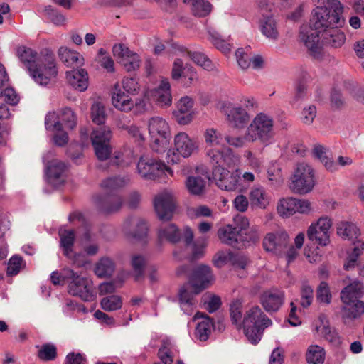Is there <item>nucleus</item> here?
<instances>
[{"label": "nucleus", "mask_w": 364, "mask_h": 364, "mask_svg": "<svg viewBox=\"0 0 364 364\" xmlns=\"http://www.w3.org/2000/svg\"><path fill=\"white\" fill-rule=\"evenodd\" d=\"M343 7L338 0H327L323 6H316L311 11L309 26L300 28L299 38L314 58L322 56L320 36L340 27L344 23Z\"/></svg>", "instance_id": "nucleus-1"}, {"label": "nucleus", "mask_w": 364, "mask_h": 364, "mask_svg": "<svg viewBox=\"0 0 364 364\" xmlns=\"http://www.w3.org/2000/svg\"><path fill=\"white\" fill-rule=\"evenodd\" d=\"M16 54L37 83L46 85L56 77L58 71L53 55L48 54L42 59L36 51L26 46H19Z\"/></svg>", "instance_id": "nucleus-2"}, {"label": "nucleus", "mask_w": 364, "mask_h": 364, "mask_svg": "<svg viewBox=\"0 0 364 364\" xmlns=\"http://www.w3.org/2000/svg\"><path fill=\"white\" fill-rule=\"evenodd\" d=\"M157 236L160 242L166 241L171 244H176L183 239L186 246L193 245L192 254L194 259L203 255V250L207 245V239L205 237H198L193 242V231L190 227H185L181 232L174 223L161 224L158 228Z\"/></svg>", "instance_id": "nucleus-3"}, {"label": "nucleus", "mask_w": 364, "mask_h": 364, "mask_svg": "<svg viewBox=\"0 0 364 364\" xmlns=\"http://www.w3.org/2000/svg\"><path fill=\"white\" fill-rule=\"evenodd\" d=\"M272 323L271 319L258 306H253L247 310L242 318L244 333L248 341L253 344L261 340L264 329Z\"/></svg>", "instance_id": "nucleus-4"}, {"label": "nucleus", "mask_w": 364, "mask_h": 364, "mask_svg": "<svg viewBox=\"0 0 364 364\" xmlns=\"http://www.w3.org/2000/svg\"><path fill=\"white\" fill-rule=\"evenodd\" d=\"M252 143L259 141L263 144H269L274 139V119L264 113L257 114L246 129Z\"/></svg>", "instance_id": "nucleus-5"}, {"label": "nucleus", "mask_w": 364, "mask_h": 364, "mask_svg": "<svg viewBox=\"0 0 364 364\" xmlns=\"http://www.w3.org/2000/svg\"><path fill=\"white\" fill-rule=\"evenodd\" d=\"M148 127L151 149L156 153L165 152L171 139L168 123L161 117H154L149 119Z\"/></svg>", "instance_id": "nucleus-6"}, {"label": "nucleus", "mask_w": 364, "mask_h": 364, "mask_svg": "<svg viewBox=\"0 0 364 364\" xmlns=\"http://www.w3.org/2000/svg\"><path fill=\"white\" fill-rule=\"evenodd\" d=\"M316 183L314 168L305 162L296 164L294 174L291 177L289 188L299 194L309 193Z\"/></svg>", "instance_id": "nucleus-7"}, {"label": "nucleus", "mask_w": 364, "mask_h": 364, "mask_svg": "<svg viewBox=\"0 0 364 364\" xmlns=\"http://www.w3.org/2000/svg\"><path fill=\"white\" fill-rule=\"evenodd\" d=\"M65 277L68 280V291L70 295L78 296L85 301L95 299L92 280L80 276L70 269H67L65 271Z\"/></svg>", "instance_id": "nucleus-8"}, {"label": "nucleus", "mask_w": 364, "mask_h": 364, "mask_svg": "<svg viewBox=\"0 0 364 364\" xmlns=\"http://www.w3.org/2000/svg\"><path fill=\"white\" fill-rule=\"evenodd\" d=\"M154 206L160 220H171L176 208V200L174 193L168 190L159 192L154 198Z\"/></svg>", "instance_id": "nucleus-9"}, {"label": "nucleus", "mask_w": 364, "mask_h": 364, "mask_svg": "<svg viewBox=\"0 0 364 364\" xmlns=\"http://www.w3.org/2000/svg\"><path fill=\"white\" fill-rule=\"evenodd\" d=\"M137 170L139 175L147 180H154L161 176L165 173V171H171L164 164L149 156H141L137 164Z\"/></svg>", "instance_id": "nucleus-10"}, {"label": "nucleus", "mask_w": 364, "mask_h": 364, "mask_svg": "<svg viewBox=\"0 0 364 364\" xmlns=\"http://www.w3.org/2000/svg\"><path fill=\"white\" fill-rule=\"evenodd\" d=\"M112 101L114 107L122 112H127L134 106L138 112H142L146 110V102L144 99L137 98L134 102L122 90L118 84L113 88Z\"/></svg>", "instance_id": "nucleus-11"}, {"label": "nucleus", "mask_w": 364, "mask_h": 364, "mask_svg": "<svg viewBox=\"0 0 364 364\" xmlns=\"http://www.w3.org/2000/svg\"><path fill=\"white\" fill-rule=\"evenodd\" d=\"M331 225V220L328 217L319 218L316 223L311 224L309 228L307 230L308 239L320 245H327L330 241L329 230Z\"/></svg>", "instance_id": "nucleus-12"}, {"label": "nucleus", "mask_w": 364, "mask_h": 364, "mask_svg": "<svg viewBox=\"0 0 364 364\" xmlns=\"http://www.w3.org/2000/svg\"><path fill=\"white\" fill-rule=\"evenodd\" d=\"M311 210V203L307 200L287 198L279 200L278 213L282 217H289L296 213H307Z\"/></svg>", "instance_id": "nucleus-13"}, {"label": "nucleus", "mask_w": 364, "mask_h": 364, "mask_svg": "<svg viewBox=\"0 0 364 364\" xmlns=\"http://www.w3.org/2000/svg\"><path fill=\"white\" fill-rule=\"evenodd\" d=\"M213 279L210 267L207 265H200L194 269L189 283L184 287L193 290L195 294H198Z\"/></svg>", "instance_id": "nucleus-14"}, {"label": "nucleus", "mask_w": 364, "mask_h": 364, "mask_svg": "<svg viewBox=\"0 0 364 364\" xmlns=\"http://www.w3.org/2000/svg\"><path fill=\"white\" fill-rule=\"evenodd\" d=\"M289 241V235L284 231L270 232L264 238L263 247L267 252L279 255L287 247Z\"/></svg>", "instance_id": "nucleus-15"}, {"label": "nucleus", "mask_w": 364, "mask_h": 364, "mask_svg": "<svg viewBox=\"0 0 364 364\" xmlns=\"http://www.w3.org/2000/svg\"><path fill=\"white\" fill-rule=\"evenodd\" d=\"M94 201L98 211L103 214H112L117 212L123 203L122 197L118 194L97 196L95 197Z\"/></svg>", "instance_id": "nucleus-16"}, {"label": "nucleus", "mask_w": 364, "mask_h": 364, "mask_svg": "<svg viewBox=\"0 0 364 364\" xmlns=\"http://www.w3.org/2000/svg\"><path fill=\"white\" fill-rule=\"evenodd\" d=\"M123 229L128 236L138 241L146 238L148 233L146 222L139 218H129L126 220Z\"/></svg>", "instance_id": "nucleus-17"}, {"label": "nucleus", "mask_w": 364, "mask_h": 364, "mask_svg": "<svg viewBox=\"0 0 364 364\" xmlns=\"http://www.w3.org/2000/svg\"><path fill=\"white\" fill-rule=\"evenodd\" d=\"M224 112L228 122L234 128L242 129L250 121V114L241 107L229 105L225 108Z\"/></svg>", "instance_id": "nucleus-18"}, {"label": "nucleus", "mask_w": 364, "mask_h": 364, "mask_svg": "<svg viewBox=\"0 0 364 364\" xmlns=\"http://www.w3.org/2000/svg\"><path fill=\"white\" fill-rule=\"evenodd\" d=\"M59 236L60 239V246L63 248V254L70 259L73 264L77 267L83 264V262L78 261L80 255H76L73 251V247L75 239V233L72 230H64L60 231Z\"/></svg>", "instance_id": "nucleus-19"}, {"label": "nucleus", "mask_w": 364, "mask_h": 364, "mask_svg": "<svg viewBox=\"0 0 364 364\" xmlns=\"http://www.w3.org/2000/svg\"><path fill=\"white\" fill-rule=\"evenodd\" d=\"M284 301V294L279 290L267 291L260 296V303L267 312H275Z\"/></svg>", "instance_id": "nucleus-20"}, {"label": "nucleus", "mask_w": 364, "mask_h": 364, "mask_svg": "<svg viewBox=\"0 0 364 364\" xmlns=\"http://www.w3.org/2000/svg\"><path fill=\"white\" fill-rule=\"evenodd\" d=\"M174 146L178 153L184 158L189 157L198 147L197 141L190 138L186 132H179L175 136Z\"/></svg>", "instance_id": "nucleus-21"}, {"label": "nucleus", "mask_w": 364, "mask_h": 364, "mask_svg": "<svg viewBox=\"0 0 364 364\" xmlns=\"http://www.w3.org/2000/svg\"><path fill=\"white\" fill-rule=\"evenodd\" d=\"M193 101L189 97H183L177 103L178 109L173 112L176 121L180 124H188L193 118L192 108Z\"/></svg>", "instance_id": "nucleus-22"}, {"label": "nucleus", "mask_w": 364, "mask_h": 364, "mask_svg": "<svg viewBox=\"0 0 364 364\" xmlns=\"http://www.w3.org/2000/svg\"><path fill=\"white\" fill-rule=\"evenodd\" d=\"M218 236L221 242L237 248H240V243L243 241V237L239 232L237 228L232 225L220 228L218 230Z\"/></svg>", "instance_id": "nucleus-23"}, {"label": "nucleus", "mask_w": 364, "mask_h": 364, "mask_svg": "<svg viewBox=\"0 0 364 364\" xmlns=\"http://www.w3.org/2000/svg\"><path fill=\"white\" fill-rule=\"evenodd\" d=\"M151 96L159 106L169 107L172 103V96L168 80H161L159 86L151 91Z\"/></svg>", "instance_id": "nucleus-24"}, {"label": "nucleus", "mask_w": 364, "mask_h": 364, "mask_svg": "<svg viewBox=\"0 0 364 364\" xmlns=\"http://www.w3.org/2000/svg\"><path fill=\"white\" fill-rule=\"evenodd\" d=\"M66 165L65 163L58 159H53L50 162L48 161L47 176L49 183L53 186L61 185L65 181V171Z\"/></svg>", "instance_id": "nucleus-25"}, {"label": "nucleus", "mask_w": 364, "mask_h": 364, "mask_svg": "<svg viewBox=\"0 0 364 364\" xmlns=\"http://www.w3.org/2000/svg\"><path fill=\"white\" fill-rule=\"evenodd\" d=\"M68 83L76 90L85 91L88 87V74L85 69H73L66 72Z\"/></svg>", "instance_id": "nucleus-26"}, {"label": "nucleus", "mask_w": 364, "mask_h": 364, "mask_svg": "<svg viewBox=\"0 0 364 364\" xmlns=\"http://www.w3.org/2000/svg\"><path fill=\"white\" fill-rule=\"evenodd\" d=\"M200 318H203L204 319L198 323L196 328L195 335L200 341H205L210 335L213 326V321L208 316L200 312H197L194 315L193 319L196 320Z\"/></svg>", "instance_id": "nucleus-27"}, {"label": "nucleus", "mask_w": 364, "mask_h": 364, "mask_svg": "<svg viewBox=\"0 0 364 364\" xmlns=\"http://www.w3.org/2000/svg\"><path fill=\"white\" fill-rule=\"evenodd\" d=\"M364 294V286L359 281L355 280L346 287L341 292L343 303H348L358 299Z\"/></svg>", "instance_id": "nucleus-28"}, {"label": "nucleus", "mask_w": 364, "mask_h": 364, "mask_svg": "<svg viewBox=\"0 0 364 364\" xmlns=\"http://www.w3.org/2000/svg\"><path fill=\"white\" fill-rule=\"evenodd\" d=\"M252 208L265 209L269 204V196L262 187H254L249 193Z\"/></svg>", "instance_id": "nucleus-29"}, {"label": "nucleus", "mask_w": 364, "mask_h": 364, "mask_svg": "<svg viewBox=\"0 0 364 364\" xmlns=\"http://www.w3.org/2000/svg\"><path fill=\"white\" fill-rule=\"evenodd\" d=\"M58 55L60 60L68 67L78 68L83 64L82 56L76 51L66 47H61L58 50Z\"/></svg>", "instance_id": "nucleus-30"}, {"label": "nucleus", "mask_w": 364, "mask_h": 364, "mask_svg": "<svg viewBox=\"0 0 364 364\" xmlns=\"http://www.w3.org/2000/svg\"><path fill=\"white\" fill-rule=\"evenodd\" d=\"M194 291L183 286L179 291L180 306L184 314L191 315L196 307Z\"/></svg>", "instance_id": "nucleus-31"}, {"label": "nucleus", "mask_w": 364, "mask_h": 364, "mask_svg": "<svg viewBox=\"0 0 364 364\" xmlns=\"http://www.w3.org/2000/svg\"><path fill=\"white\" fill-rule=\"evenodd\" d=\"M259 28L262 33L269 40L276 41L279 36L276 20L272 16H263Z\"/></svg>", "instance_id": "nucleus-32"}, {"label": "nucleus", "mask_w": 364, "mask_h": 364, "mask_svg": "<svg viewBox=\"0 0 364 364\" xmlns=\"http://www.w3.org/2000/svg\"><path fill=\"white\" fill-rule=\"evenodd\" d=\"M338 28L339 27H335L320 36V41H321L323 44H326L332 48H336L341 47L345 43L346 36L344 33Z\"/></svg>", "instance_id": "nucleus-33"}, {"label": "nucleus", "mask_w": 364, "mask_h": 364, "mask_svg": "<svg viewBox=\"0 0 364 364\" xmlns=\"http://www.w3.org/2000/svg\"><path fill=\"white\" fill-rule=\"evenodd\" d=\"M207 156L213 168L223 166L230 167L234 162L233 156L230 150H228V153L225 154L218 149H213L207 152Z\"/></svg>", "instance_id": "nucleus-34"}, {"label": "nucleus", "mask_w": 364, "mask_h": 364, "mask_svg": "<svg viewBox=\"0 0 364 364\" xmlns=\"http://www.w3.org/2000/svg\"><path fill=\"white\" fill-rule=\"evenodd\" d=\"M227 166H215L213 168L212 177H210L207 168L203 166L198 167L196 170L198 173L204 176L205 179L208 181L213 179L218 186V182L223 181L225 177L228 175L229 170Z\"/></svg>", "instance_id": "nucleus-35"}, {"label": "nucleus", "mask_w": 364, "mask_h": 364, "mask_svg": "<svg viewBox=\"0 0 364 364\" xmlns=\"http://www.w3.org/2000/svg\"><path fill=\"white\" fill-rule=\"evenodd\" d=\"M115 270V263L108 257H102L95 264V273L98 277H111Z\"/></svg>", "instance_id": "nucleus-36"}, {"label": "nucleus", "mask_w": 364, "mask_h": 364, "mask_svg": "<svg viewBox=\"0 0 364 364\" xmlns=\"http://www.w3.org/2000/svg\"><path fill=\"white\" fill-rule=\"evenodd\" d=\"M343 304L342 314L345 318H355L364 313V302L359 299L343 303Z\"/></svg>", "instance_id": "nucleus-37"}, {"label": "nucleus", "mask_w": 364, "mask_h": 364, "mask_svg": "<svg viewBox=\"0 0 364 364\" xmlns=\"http://www.w3.org/2000/svg\"><path fill=\"white\" fill-rule=\"evenodd\" d=\"M178 50L182 53V56H187L191 59L196 64L203 67L206 70L212 69V63L209 58H208L204 54L197 52H191L186 50V48L178 46Z\"/></svg>", "instance_id": "nucleus-38"}, {"label": "nucleus", "mask_w": 364, "mask_h": 364, "mask_svg": "<svg viewBox=\"0 0 364 364\" xmlns=\"http://www.w3.org/2000/svg\"><path fill=\"white\" fill-rule=\"evenodd\" d=\"M314 154L328 171L335 172L338 170V164H336L333 160L328 157L326 155V149L324 146L321 145L315 146Z\"/></svg>", "instance_id": "nucleus-39"}, {"label": "nucleus", "mask_w": 364, "mask_h": 364, "mask_svg": "<svg viewBox=\"0 0 364 364\" xmlns=\"http://www.w3.org/2000/svg\"><path fill=\"white\" fill-rule=\"evenodd\" d=\"M131 265L134 280L139 281L144 276V267L146 265V257L139 254L133 255L131 258Z\"/></svg>", "instance_id": "nucleus-40"}, {"label": "nucleus", "mask_w": 364, "mask_h": 364, "mask_svg": "<svg viewBox=\"0 0 364 364\" xmlns=\"http://www.w3.org/2000/svg\"><path fill=\"white\" fill-rule=\"evenodd\" d=\"M325 350L318 345H311L308 348L306 359L309 363L321 364L325 360Z\"/></svg>", "instance_id": "nucleus-41"}, {"label": "nucleus", "mask_w": 364, "mask_h": 364, "mask_svg": "<svg viewBox=\"0 0 364 364\" xmlns=\"http://www.w3.org/2000/svg\"><path fill=\"white\" fill-rule=\"evenodd\" d=\"M186 186L190 193L201 195L205 190V181L201 176H189L186 181Z\"/></svg>", "instance_id": "nucleus-42"}, {"label": "nucleus", "mask_w": 364, "mask_h": 364, "mask_svg": "<svg viewBox=\"0 0 364 364\" xmlns=\"http://www.w3.org/2000/svg\"><path fill=\"white\" fill-rule=\"evenodd\" d=\"M240 173L237 170L232 172L228 171V175L225 177L223 181L218 182V187L222 190L234 191L239 186Z\"/></svg>", "instance_id": "nucleus-43"}, {"label": "nucleus", "mask_w": 364, "mask_h": 364, "mask_svg": "<svg viewBox=\"0 0 364 364\" xmlns=\"http://www.w3.org/2000/svg\"><path fill=\"white\" fill-rule=\"evenodd\" d=\"M90 116L92 122L98 125L103 124L107 118L105 107L102 102L95 101L90 107Z\"/></svg>", "instance_id": "nucleus-44"}, {"label": "nucleus", "mask_w": 364, "mask_h": 364, "mask_svg": "<svg viewBox=\"0 0 364 364\" xmlns=\"http://www.w3.org/2000/svg\"><path fill=\"white\" fill-rule=\"evenodd\" d=\"M242 303L237 299L233 301L230 307V318L232 324H235L237 328H242Z\"/></svg>", "instance_id": "nucleus-45"}, {"label": "nucleus", "mask_w": 364, "mask_h": 364, "mask_svg": "<svg viewBox=\"0 0 364 364\" xmlns=\"http://www.w3.org/2000/svg\"><path fill=\"white\" fill-rule=\"evenodd\" d=\"M112 137V132L109 127L103 126L95 129L91 135V141L93 144L109 142Z\"/></svg>", "instance_id": "nucleus-46"}, {"label": "nucleus", "mask_w": 364, "mask_h": 364, "mask_svg": "<svg viewBox=\"0 0 364 364\" xmlns=\"http://www.w3.org/2000/svg\"><path fill=\"white\" fill-rule=\"evenodd\" d=\"M358 229L353 223L341 222L337 226V233L344 239H353L357 237Z\"/></svg>", "instance_id": "nucleus-47"}, {"label": "nucleus", "mask_w": 364, "mask_h": 364, "mask_svg": "<svg viewBox=\"0 0 364 364\" xmlns=\"http://www.w3.org/2000/svg\"><path fill=\"white\" fill-rule=\"evenodd\" d=\"M267 176L272 185L279 186L284 181L280 166L277 162L271 163L267 168Z\"/></svg>", "instance_id": "nucleus-48"}, {"label": "nucleus", "mask_w": 364, "mask_h": 364, "mask_svg": "<svg viewBox=\"0 0 364 364\" xmlns=\"http://www.w3.org/2000/svg\"><path fill=\"white\" fill-rule=\"evenodd\" d=\"M191 4V11L194 16L203 17L211 11V4L205 0H195L190 3Z\"/></svg>", "instance_id": "nucleus-49"}, {"label": "nucleus", "mask_w": 364, "mask_h": 364, "mask_svg": "<svg viewBox=\"0 0 364 364\" xmlns=\"http://www.w3.org/2000/svg\"><path fill=\"white\" fill-rule=\"evenodd\" d=\"M38 357L43 361L53 360L57 357V348L54 344L45 343L43 344L38 352Z\"/></svg>", "instance_id": "nucleus-50"}, {"label": "nucleus", "mask_w": 364, "mask_h": 364, "mask_svg": "<svg viewBox=\"0 0 364 364\" xmlns=\"http://www.w3.org/2000/svg\"><path fill=\"white\" fill-rule=\"evenodd\" d=\"M100 305L105 311H112L119 309L122 306V301L120 296L112 295L103 298Z\"/></svg>", "instance_id": "nucleus-51"}, {"label": "nucleus", "mask_w": 364, "mask_h": 364, "mask_svg": "<svg viewBox=\"0 0 364 364\" xmlns=\"http://www.w3.org/2000/svg\"><path fill=\"white\" fill-rule=\"evenodd\" d=\"M202 301L205 309L209 312L213 313L217 311L221 306V300L218 296L208 293L202 296Z\"/></svg>", "instance_id": "nucleus-52"}, {"label": "nucleus", "mask_w": 364, "mask_h": 364, "mask_svg": "<svg viewBox=\"0 0 364 364\" xmlns=\"http://www.w3.org/2000/svg\"><path fill=\"white\" fill-rule=\"evenodd\" d=\"M128 182V179L120 177H111L104 180L101 183V187L107 191H114L124 187Z\"/></svg>", "instance_id": "nucleus-53"}, {"label": "nucleus", "mask_w": 364, "mask_h": 364, "mask_svg": "<svg viewBox=\"0 0 364 364\" xmlns=\"http://www.w3.org/2000/svg\"><path fill=\"white\" fill-rule=\"evenodd\" d=\"M97 60L100 65L109 73L114 71V63L112 57L104 48H100L97 53Z\"/></svg>", "instance_id": "nucleus-54"}, {"label": "nucleus", "mask_w": 364, "mask_h": 364, "mask_svg": "<svg viewBox=\"0 0 364 364\" xmlns=\"http://www.w3.org/2000/svg\"><path fill=\"white\" fill-rule=\"evenodd\" d=\"M132 52L133 50H131L129 47L124 43H115L112 47L113 55L121 65L124 62L126 58L129 57Z\"/></svg>", "instance_id": "nucleus-55"}, {"label": "nucleus", "mask_w": 364, "mask_h": 364, "mask_svg": "<svg viewBox=\"0 0 364 364\" xmlns=\"http://www.w3.org/2000/svg\"><path fill=\"white\" fill-rule=\"evenodd\" d=\"M301 300L300 304L303 308L309 307L314 300V289L309 284L304 283L301 287Z\"/></svg>", "instance_id": "nucleus-56"}, {"label": "nucleus", "mask_w": 364, "mask_h": 364, "mask_svg": "<svg viewBox=\"0 0 364 364\" xmlns=\"http://www.w3.org/2000/svg\"><path fill=\"white\" fill-rule=\"evenodd\" d=\"M225 140L228 144V145L235 148H242L244 147L247 143H252L247 130H245V134L243 136H232L226 135L225 136Z\"/></svg>", "instance_id": "nucleus-57"}, {"label": "nucleus", "mask_w": 364, "mask_h": 364, "mask_svg": "<svg viewBox=\"0 0 364 364\" xmlns=\"http://www.w3.org/2000/svg\"><path fill=\"white\" fill-rule=\"evenodd\" d=\"M331 293L329 287L326 282H321L316 290V299L326 304H329L331 301Z\"/></svg>", "instance_id": "nucleus-58"}, {"label": "nucleus", "mask_w": 364, "mask_h": 364, "mask_svg": "<svg viewBox=\"0 0 364 364\" xmlns=\"http://www.w3.org/2000/svg\"><path fill=\"white\" fill-rule=\"evenodd\" d=\"M141 65V59L139 55L134 51L127 57L124 62L122 64L123 68L127 72L135 71L138 70Z\"/></svg>", "instance_id": "nucleus-59"}, {"label": "nucleus", "mask_w": 364, "mask_h": 364, "mask_svg": "<svg viewBox=\"0 0 364 364\" xmlns=\"http://www.w3.org/2000/svg\"><path fill=\"white\" fill-rule=\"evenodd\" d=\"M46 129L51 131H61L63 125L59 121L58 115L55 112H48L45 117Z\"/></svg>", "instance_id": "nucleus-60"}, {"label": "nucleus", "mask_w": 364, "mask_h": 364, "mask_svg": "<svg viewBox=\"0 0 364 364\" xmlns=\"http://www.w3.org/2000/svg\"><path fill=\"white\" fill-rule=\"evenodd\" d=\"M60 117L61 120L68 128L73 129L76 127V115L70 108L65 107L62 109L60 111Z\"/></svg>", "instance_id": "nucleus-61"}, {"label": "nucleus", "mask_w": 364, "mask_h": 364, "mask_svg": "<svg viewBox=\"0 0 364 364\" xmlns=\"http://www.w3.org/2000/svg\"><path fill=\"white\" fill-rule=\"evenodd\" d=\"M123 90L127 92L126 95H136L140 90V86L138 80L135 77H124L122 82Z\"/></svg>", "instance_id": "nucleus-62"}, {"label": "nucleus", "mask_w": 364, "mask_h": 364, "mask_svg": "<svg viewBox=\"0 0 364 364\" xmlns=\"http://www.w3.org/2000/svg\"><path fill=\"white\" fill-rule=\"evenodd\" d=\"M187 65H184L183 60L180 58H177L175 59L173 63V67L171 70V77L173 80H178L181 77H182L184 75V73L187 71Z\"/></svg>", "instance_id": "nucleus-63"}, {"label": "nucleus", "mask_w": 364, "mask_h": 364, "mask_svg": "<svg viewBox=\"0 0 364 364\" xmlns=\"http://www.w3.org/2000/svg\"><path fill=\"white\" fill-rule=\"evenodd\" d=\"M321 333L324 338L332 346H338L341 344V338L334 328H331L329 326H323Z\"/></svg>", "instance_id": "nucleus-64"}]
</instances>
